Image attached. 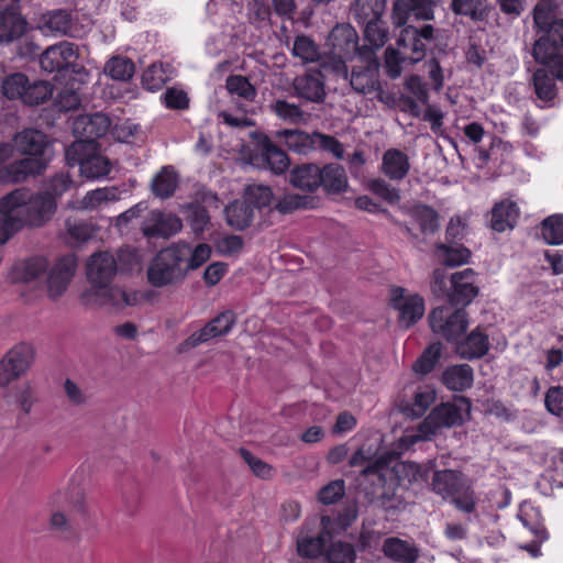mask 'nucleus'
I'll return each mask as SVG.
<instances>
[{
    "label": "nucleus",
    "mask_w": 563,
    "mask_h": 563,
    "mask_svg": "<svg viewBox=\"0 0 563 563\" xmlns=\"http://www.w3.org/2000/svg\"><path fill=\"white\" fill-rule=\"evenodd\" d=\"M57 205L52 197L25 188H18L0 199V219L4 238H12L23 228L44 227L56 212Z\"/></svg>",
    "instance_id": "1"
},
{
    "label": "nucleus",
    "mask_w": 563,
    "mask_h": 563,
    "mask_svg": "<svg viewBox=\"0 0 563 563\" xmlns=\"http://www.w3.org/2000/svg\"><path fill=\"white\" fill-rule=\"evenodd\" d=\"M531 55L541 65L532 75L534 93L540 101L551 106L559 92L555 80L563 81V53L556 51L547 38H538Z\"/></svg>",
    "instance_id": "2"
},
{
    "label": "nucleus",
    "mask_w": 563,
    "mask_h": 563,
    "mask_svg": "<svg viewBox=\"0 0 563 563\" xmlns=\"http://www.w3.org/2000/svg\"><path fill=\"white\" fill-rule=\"evenodd\" d=\"M434 37V27L424 24L421 27L408 25L404 27L397 40L398 48L388 47L385 51L386 74L395 79L398 78L405 65H412L426 56L423 41H431Z\"/></svg>",
    "instance_id": "3"
},
{
    "label": "nucleus",
    "mask_w": 563,
    "mask_h": 563,
    "mask_svg": "<svg viewBox=\"0 0 563 563\" xmlns=\"http://www.w3.org/2000/svg\"><path fill=\"white\" fill-rule=\"evenodd\" d=\"M476 276L472 268L448 275L445 268L439 267L432 272L430 289L434 297L446 299L451 306L465 308L479 292Z\"/></svg>",
    "instance_id": "4"
},
{
    "label": "nucleus",
    "mask_w": 563,
    "mask_h": 563,
    "mask_svg": "<svg viewBox=\"0 0 563 563\" xmlns=\"http://www.w3.org/2000/svg\"><path fill=\"white\" fill-rule=\"evenodd\" d=\"M189 254L190 245L187 243H176L159 251L147 267V282L156 288L181 283L187 276L185 263Z\"/></svg>",
    "instance_id": "5"
},
{
    "label": "nucleus",
    "mask_w": 563,
    "mask_h": 563,
    "mask_svg": "<svg viewBox=\"0 0 563 563\" xmlns=\"http://www.w3.org/2000/svg\"><path fill=\"white\" fill-rule=\"evenodd\" d=\"M48 506L51 507L49 529L62 537H69L73 533V527L65 514V508H71L80 514L86 511V493L81 485V476L75 474L64 489L53 493L48 498Z\"/></svg>",
    "instance_id": "6"
},
{
    "label": "nucleus",
    "mask_w": 563,
    "mask_h": 563,
    "mask_svg": "<svg viewBox=\"0 0 563 563\" xmlns=\"http://www.w3.org/2000/svg\"><path fill=\"white\" fill-rule=\"evenodd\" d=\"M472 404L465 397H459L454 402H444L432 411L419 423L415 434H408L406 440L410 444L424 441L435 435L443 428L461 426L465 417H470Z\"/></svg>",
    "instance_id": "7"
},
{
    "label": "nucleus",
    "mask_w": 563,
    "mask_h": 563,
    "mask_svg": "<svg viewBox=\"0 0 563 563\" xmlns=\"http://www.w3.org/2000/svg\"><path fill=\"white\" fill-rule=\"evenodd\" d=\"M431 489L443 500H450L462 512L472 514L476 509L477 497L472 483L459 471H435Z\"/></svg>",
    "instance_id": "8"
},
{
    "label": "nucleus",
    "mask_w": 563,
    "mask_h": 563,
    "mask_svg": "<svg viewBox=\"0 0 563 563\" xmlns=\"http://www.w3.org/2000/svg\"><path fill=\"white\" fill-rule=\"evenodd\" d=\"M65 159L68 166L79 165L81 175L90 179L104 177L111 169L110 161L98 153L95 142H74L66 148Z\"/></svg>",
    "instance_id": "9"
},
{
    "label": "nucleus",
    "mask_w": 563,
    "mask_h": 563,
    "mask_svg": "<svg viewBox=\"0 0 563 563\" xmlns=\"http://www.w3.org/2000/svg\"><path fill=\"white\" fill-rule=\"evenodd\" d=\"M14 146L11 143H0V184H20L29 177L42 174L46 162L40 158H21L9 163L13 157Z\"/></svg>",
    "instance_id": "10"
},
{
    "label": "nucleus",
    "mask_w": 563,
    "mask_h": 563,
    "mask_svg": "<svg viewBox=\"0 0 563 563\" xmlns=\"http://www.w3.org/2000/svg\"><path fill=\"white\" fill-rule=\"evenodd\" d=\"M428 319L432 332L452 343L464 335L468 328V314L463 307L456 309L445 305L437 307L430 312Z\"/></svg>",
    "instance_id": "11"
},
{
    "label": "nucleus",
    "mask_w": 563,
    "mask_h": 563,
    "mask_svg": "<svg viewBox=\"0 0 563 563\" xmlns=\"http://www.w3.org/2000/svg\"><path fill=\"white\" fill-rule=\"evenodd\" d=\"M360 65L352 68L349 81L352 89L361 95H368L379 89V63L377 56L371 49L362 48Z\"/></svg>",
    "instance_id": "12"
},
{
    "label": "nucleus",
    "mask_w": 563,
    "mask_h": 563,
    "mask_svg": "<svg viewBox=\"0 0 563 563\" xmlns=\"http://www.w3.org/2000/svg\"><path fill=\"white\" fill-rule=\"evenodd\" d=\"M34 347L26 343L14 345L0 361V386L5 387L19 378L34 361Z\"/></svg>",
    "instance_id": "13"
},
{
    "label": "nucleus",
    "mask_w": 563,
    "mask_h": 563,
    "mask_svg": "<svg viewBox=\"0 0 563 563\" xmlns=\"http://www.w3.org/2000/svg\"><path fill=\"white\" fill-rule=\"evenodd\" d=\"M435 0H396L393 4L391 22L396 27H407L413 21L434 18Z\"/></svg>",
    "instance_id": "14"
},
{
    "label": "nucleus",
    "mask_w": 563,
    "mask_h": 563,
    "mask_svg": "<svg viewBox=\"0 0 563 563\" xmlns=\"http://www.w3.org/2000/svg\"><path fill=\"white\" fill-rule=\"evenodd\" d=\"M77 267L76 258L71 255L59 258L46 274V291L52 300L60 298L70 280L73 279Z\"/></svg>",
    "instance_id": "15"
},
{
    "label": "nucleus",
    "mask_w": 563,
    "mask_h": 563,
    "mask_svg": "<svg viewBox=\"0 0 563 563\" xmlns=\"http://www.w3.org/2000/svg\"><path fill=\"white\" fill-rule=\"evenodd\" d=\"M79 57L78 46L63 41L47 47L40 56V66L46 73L60 71L74 66Z\"/></svg>",
    "instance_id": "16"
},
{
    "label": "nucleus",
    "mask_w": 563,
    "mask_h": 563,
    "mask_svg": "<svg viewBox=\"0 0 563 563\" xmlns=\"http://www.w3.org/2000/svg\"><path fill=\"white\" fill-rule=\"evenodd\" d=\"M351 466H364L361 475L365 478H372L373 483L383 487L386 483L383 471L387 467L388 461L384 456H376V451L372 448L362 445L350 457Z\"/></svg>",
    "instance_id": "17"
},
{
    "label": "nucleus",
    "mask_w": 563,
    "mask_h": 563,
    "mask_svg": "<svg viewBox=\"0 0 563 563\" xmlns=\"http://www.w3.org/2000/svg\"><path fill=\"white\" fill-rule=\"evenodd\" d=\"M292 88L295 96L307 102L321 103L327 96L324 76L319 69L311 68L296 76Z\"/></svg>",
    "instance_id": "18"
},
{
    "label": "nucleus",
    "mask_w": 563,
    "mask_h": 563,
    "mask_svg": "<svg viewBox=\"0 0 563 563\" xmlns=\"http://www.w3.org/2000/svg\"><path fill=\"white\" fill-rule=\"evenodd\" d=\"M391 306L399 312L401 327L409 328L424 314V301L419 295L405 296L404 288H395L391 292Z\"/></svg>",
    "instance_id": "19"
},
{
    "label": "nucleus",
    "mask_w": 563,
    "mask_h": 563,
    "mask_svg": "<svg viewBox=\"0 0 563 563\" xmlns=\"http://www.w3.org/2000/svg\"><path fill=\"white\" fill-rule=\"evenodd\" d=\"M117 272V261L109 252L95 253L87 262V278L92 285L91 289L111 284Z\"/></svg>",
    "instance_id": "20"
},
{
    "label": "nucleus",
    "mask_w": 563,
    "mask_h": 563,
    "mask_svg": "<svg viewBox=\"0 0 563 563\" xmlns=\"http://www.w3.org/2000/svg\"><path fill=\"white\" fill-rule=\"evenodd\" d=\"M18 0H0V42L11 43L21 37L26 21L16 10Z\"/></svg>",
    "instance_id": "21"
},
{
    "label": "nucleus",
    "mask_w": 563,
    "mask_h": 563,
    "mask_svg": "<svg viewBox=\"0 0 563 563\" xmlns=\"http://www.w3.org/2000/svg\"><path fill=\"white\" fill-rule=\"evenodd\" d=\"M181 228V220L176 214L153 210L143 221L141 230L147 238L167 239L179 232Z\"/></svg>",
    "instance_id": "22"
},
{
    "label": "nucleus",
    "mask_w": 563,
    "mask_h": 563,
    "mask_svg": "<svg viewBox=\"0 0 563 563\" xmlns=\"http://www.w3.org/2000/svg\"><path fill=\"white\" fill-rule=\"evenodd\" d=\"M331 51L335 54H341L346 58L357 56L362 46H358V35L355 29L349 23L336 24L329 34L328 37Z\"/></svg>",
    "instance_id": "23"
},
{
    "label": "nucleus",
    "mask_w": 563,
    "mask_h": 563,
    "mask_svg": "<svg viewBox=\"0 0 563 563\" xmlns=\"http://www.w3.org/2000/svg\"><path fill=\"white\" fill-rule=\"evenodd\" d=\"M87 296L90 301L99 306H111L118 309L135 306L139 300L136 292H128L120 287L111 286V284L90 289Z\"/></svg>",
    "instance_id": "24"
},
{
    "label": "nucleus",
    "mask_w": 563,
    "mask_h": 563,
    "mask_svg": "<svg viewBox=\"0 0 563 563\" xmlns=\"http://www.w3.org/2000/svg\"><path fill=\"white\" fill-rule=\"evenodd\" d=\"M235 323V314L233 311H224L212 319L199 331L194 332L187 339V345L196 347L201 343L208 342L209 340L224 335L229 333Z\"/></svg>",
    "instance_id": "25"
},
{
    "label": "nucleus",
    "mask_w": 563,
    "mask_h": 563,
    "mask_svg": "<svg viewBox=\"0 0 563 563\" xmlns=\"http://www.w3.org/2000/svg\"><path fill=\"white\" fill-rule=\"evenodd\" d=\"M455 352L463 360H477L489 351V339L481 327L462 335L455 343Z\"/></svg>",
    "instance_id": "26"
},
{
    "label": "nucleus",
    "mask_w": 563,
    "mask_h": 563,
    "mask_svg": "<svg viewBox=\"0 0 563 563\" xmlns=\"http://www.w3.org/2000/svg\"><path fill=\"white\" fill-rule=\"evenodd\" d=\"M330 519L328 517L321 518L323 531L312 533L309 526H305L297 536V553L302 558H318L322 554L325 547L327 528Z\"/></svg>",
    "instance_id": "27"
},
{
    "label": "nucleus",
    "mask_w": 563,
    "mask_h": 563,
    "mask_svg": "<svg viewBox=\"0 0 563 563\" xmlns=\"http://www.w3.org/2000/svg\"><path fill=\"white\" fill-rule=\"evenodd\" d=\"M386 558L396 563H417L420 550L416 543L397 537L387 538L382 547Z\"/></svg>",
    "instance_id": "28"
},
{
    "label": "nucleus",
    "mask_w": 563,
    "mask_h": 563,
    "mask_svg": "<svg viewBox=\"0 0 563 563\" xmlns=\"http://www.w3.org/2000/svg\"><path fill=\"white\" fill-rule=\"evenodd\" d=\"M14 148L23 155L43 156L48 146L47 136L34 129H26L15 134Z\"/></svg>",
    "instance_id": "29"
},
{
    "label": "nucleus",
    "mask_w": 563,
    "mask_h": 563,
    "mask_svg": "<svg viewBox=\"0 0 563 563\" xmlns=\"http://www.w3.org/2000/svg\"><path fill=\"white\" fill-rule=\"evenodd\" d=\"M380 170L390 180H402L410 170L408 155L398 148L387 150L382 157Z\"/></svg>",
    "instance_id": "30"
},
{
    "label": "nucleus",
    "mask_w": 563,
    "mask_h": 563,
    "mask_svg": "<svg viewBox=\"0 0 563 563\" xmlns=\"http://www.w3.org/2000/svg\"><path fill=\"white\" fill-rule=\"evenodd\" d=\"M437 397L435 389L429 385H420L413 393L412 400L401 401V412L412 419L422 417Z\"/></svg>",
    "instance_id": "31"
},
{
    "label": "nucleus",
    "mask_w": 563,
    "mask_h": 563,
    "mask_svg": "<svg viewBox=\"0 0 563 563\" xmlns=\"http://www.w3.org/2000/svg\"><path fill=\"white\" fill-rule=\"evenodd\" d=\"M289 181L298 189L312 192L321 187V168L316 164L296 166L289 174Z\"/></svg>",
    "instance_id": "32"
},
{
    "label": "nucleus",
    "mask_w": 563,
    "mask_h": 563,
    "mask_svg": "<svg viewBox=\"0 0 563 563\" xmlns=\"http://www.w3.org/2000/svg\"><path fill=\"white\" fill-rule=\"evenodd\" d=\"M473 380V368L468 364L452 365L442 373L443 385L453 391H463L471 388Z\"/></svg>",
    "instance_id": "33"
},
{
    "label": "nucleus",
    "mask_w": 563,
    "mask_h": 563,
    "mask_svg": "<svg viewBox=\"0 0 563 563\" xmlns=\"http://www.w3.org/2000/svg\"><path fill=\"white\" fill-rule=\"evenodd\" d=\"M519 209L512 201L505 200L496 203L492 210L490 227L496 232H504L514 229Z\"/></svg>",
    "instance_id": "34"
},
{
    "label": "nucleus",
    "mask_w": 563,
    "mask_h": 563,
    "mask_svg": "<svg viewBox=\"0 0 563 563\" xmlns=\"http://www.w3.org/2000/svg\"><path fill=\"white\" fill-rule=\"evenodd\" d=\"M277 136L283 139L287 148L294 153L307 155L316 148L313 133H307L301 130H283L277 132Z\"/></svg>",
    "instance_id": "35"
},
{
    "label": "nucleus",
    "mask_w": 563,
    "mask_h": 563,
    "mask_svg": "<svg viewBox=\"0 0 563 563\" xmlns=\"http://www.w3.org/2000/svg\"><path fill=\"white\" fill-rule=\"evenodd\" d=\"M435 255L443 266L456 267L470 262L471 251L457 242L439 243L435 245Z\"/></svg>",
    "instance_id": "36"
},
{
    "label": "nucleus",
    "mask_w": 563,
    "mask_h": 563,
    "mask_svg": "<svg viewBox=\"0 0 563 563\" xmlns=\"http://www.w3.org/2000/svg\"><path fill=\"white\" fill-rule=\"evenodd\" d=\"M386 9V0H352L350 14L357 22L377 21Z\"/></svg>",
    "instance_id": "37"
},
{
    "label": "nucleus",
    "mask_w": 563,
    "mask_h": 563,
    "mask_svg": "<svg viewBox=\"0 0 563 563\" xmlns=\"http://www.w3.org/2000/svg\"><path fill=\"white\" fill-rule=\"evenodd\" d=\"M261 155L274 174H283L289 168L290 161L287 154L266 136L261 142Z\"/></svg>",
    "instance_id": "38"
},
{
    "label": "nucleus",
    "mask_w": 563,
    "mask_h": 563,
    "mask_svg": "<svg viewBox=\"0 0 563 563\" xmlns=\"http://www.w3.org/2000/svg\"><path fill=\"white\" fill-rule=\"evenodd\" d=\"M82 128L86 140L81 142H95L96 139L103 136L110 128V119L103 113H95L90 117L81 118L75 122V129Z\"/></svg>",
    "instance_id": "39"
},
{
    "label": "nucleus",
    "mask_w": 563,
    "mask_h": 563,
    "mask_svg": "<svg viewBox=\"0 0 563 563\" xmlns=\"http://www.w3.org/2000/svg\"><path fill=\"white\" fill-rule=\"evenodd\" d=\"M47 269L48 262L42 256L27 258L14 266L16 278L23 283L36 282L46 274Z\"/></svg>",
    "instance_id": "40"
},
{
    "label": "nucleus",
    "mask_w": 563,
    "mask_h": 563,
    "mask_svg": "<svg viewBox=\"0 0 563 563\" xmlns=\"http://www.w3.org/2000/svg\"><path fill=\"white\" fill-rule=\"evenodd\" d=\"M321 187L328 194H341L347 188V176L344 168L339 164H328L321 168Z\"/></svg>",
    "instance_id": "41"
},
{
    "label": "nucleus",
    "mask_w": 563,
    "mask_h": 563,
    "mask_svg": "<svg viewBox=\"0 0 563 563\" xmlns=\"http://www.w3.org/2000/svg\"><path fill=\"white\" fill-rule=\"evenodd\" d=\"M358 24L364 26V41L365 44L362 48H367L376 55V52L382 48L388 40V30L384 25L382 19L377 21H363Z\"/></svg>",
    "instance_id": "42"
},
{
    "label": "nucleus",
    "mask_w": 563,
    "mask_h": 563,
    "mask_svg": "<svg viewBox=\"0 0 563 563\" xmlns=\"http://www.w3.org/2000/svg\"><path fill=\"white\" fill-rule=\"evenodd\" d=\"M453 13L464 15L472 21H484L488 16L487 0H451L450 4Z\"/></svg>",
    "instance_id": "43"
},
{
    "label": "nucleus",
    "mask_w": 563,
    "mask_h": 563,
    "mask_svg": "<svg viewBox=\"0 0 563 563\" xmlns=\"http://www.w3.org/2000/svg\"><path fill=\"white\" fill-rule=\"evenodd\" d=\"M225 217L229 225L243 230L251 224L254 211L245 200L234 201L225 208Z\"/></svg>",
    "instance_id": "44"
},
{
    "label": "nucleus",
    "mask_w": 563,
    "mask_h": 563,
    "mask_svg": "<svg viewBox=\"0 0 563 563\" xmlns=\"http://www.w3.org/2000/svg\"><path fill=\"white\" fill-rule=\"evenodd\" d=\"M177 185V174L172 167L166 166L153 178L151 187L156 197L165 199L175 192Z\"/></svg>",
    "instance_id": "45"
},
{
    "label": "nucleus",
    "mask_w": 563,
    "mask_h": 563,
    "mask_svg": "<svg viewBox=\"0 0 563 563\" xmlns=\"http://www.w3.org/2000/svg\"><path fill=\"white\" fill-rule=\"evenodd\" d=\"M271 109L280 120L291 124L305 123L309 119V114L306 113L299 106L283 99H278L273 102L271 104Z\"/></svg>",
    "instance_id": "46"
},
{
    "label": "nucleus",
    "mask_w": 563,
    "mask_h": 563,
    "mask_svg": "<svg viewBox=\"0 0 563 563\" xmlns=\"http://www.w3.org/2000/svg\"><path fill=\"white\" fill-rule=\"evenodd\" d=\"M118 199L114 188H98L88 191L85 197L78 201L75 208L79 210H95L104 203L115 201Z\"/></svg>",
    "instance_id": "47"
},
{
    "label": "nucleus",
    "mask_w": 563,
    "mask_h": 563,
    "mask_svg": "<svg viewBox=\"0 0 563 563\" xmlns=\"http://www.w3.org/2000/svg\"><path fill=\"white\" fill-rule=\"evenodd\" d=\"M429 472V467L415 462H402L396 468L398 477L410 485H422L427 483Z\"/></svg>",
    "instance_id": "48"
},
{
    "label": "nucleus",
    "mask_w": 563,
    "mask_h": 563,
    "mask_svg": "<svg viewBox=\"0 0 563 563\" xmlns=\"http://www.w3.org/2000/svg\"><path fill=\"white\" fill-rule=\"evenodd\" d=\"M71 15L66 10H54L44 16L43 27L53 35H68Z\"/></svg>",
    "instance_id": "49"
},
{
    "label": "nucleus",
    "mask_w": 563,
    "mask_h": 563,
    "mask_svg": "<svg viewBox=\"0 0 563 563\" xmlns=\"http://www.w3.org/2000/svg\"><path fill=\"white\" fill-rule=\"evenodd\" d=\"M135 67L133 62L123 56H114L110 58L106 66L104 73L114 80L126 81L132 78Z\"/></svg>",
    "instance_id": "50"
},
{
    "label": "nucleus",
    "mask_w": 563,
    "mask_h": 563,
    "mask_svg": "<svg viewBox=\"0 0 563 563\" xmlns=\"http://www.w3.org/2000/svg\"><path fill=\"white\" fill-rule=\"evenodd\" d=\"M225 88L230 95L246 101H253L257 95L256 88L242 75H230L225 80Z\"/></svg>",
    "instance_id": "51"
},
{
    "label": "nucleus",
    "mask_w": 563,
    "mask_h": 563,
    "mask_svg": "<svg viewBox=\"0 0 563 563\" xmlns=\"http://www.w3.org/2000/svg\"><path fill=\"white\" fill-rule=\"evenodd\" d=\"M27 82L29 78L22 73L9 75L2 81V93L10 100L19 99L23 102Z\"/></svg>",
    "instance_id": "52"
},
{
    "label": "nucleus",
    "mask_w": 563,
    "mask_h": 563,
    "mask_svg": "<svg viewBox=\"0 0 563 563\" xmlns=\"http://www.w3.org/2000/svg\"><path fill=\"white\" fill-rule=\"evenodd\" d=\"M412 217L418 223L422 234H433L439 229L438 212L429 206H419L413 209Z\"/></svg>",
    "instance_id": "53"
},
{
    "label": "nucleus",
    "mask_w": 563,
    "mask_h": 563,
    "mask_svg": "<svg viewBox=\"0 0 563 563\" xmlns=\"http://www.w3.org/2000/svg\"><path fill=\"white\" fill-rule=\"evenodd\" d=\"M559 19H556L555 8L550 3L540 2L533 9V22L534 26L538 31L543 32V34H549L556 23Z\"/></svg>",
    "instance_id": "54"
},
{
    "label": "nucleus",
    "mask_w": 563,
    "mask_h": 563,
    "mask_svg": "<svg viewBox=\"0 0 563 563\" xmlns=\"http://www.w3.org/2000/svg\"><path fill=\"white\" fill-rule=\"evenodd\" d=\"M541 233L548 244L563 243V214H553L542 221Z\"/></svg>",
    "instance_id": "55"
},
{
    "label": "nucleus",
    "mask_w": 563,
    "mask_h": 563,
    "mask_svg": "<svg viewBox=\"0 0 563 563\" xmlns=\"http://www.w3.org/2000/svg\"><path fill=\"white\" fill-rule=\"evenodd\" d=\"M519 519L538 539L545 540L548 538L547 530L540 520V514L537 508L522 506L520 508Z\"/></svg>",
    "instance_id": "56"
},
{
    "label": "nucleus",
    "mask_w": 563,
    "mask_h": 563,
    "mask_svg": "<svg viewBox=\"0 0 563 563\" xmlns=\"http://www.w3.org/2000/svg\"><path fill=\"white\" fill-rule=\"evenodd\" d=\"M53 93V87L48 81L36 80L27 82V88L23 98L25 104H40L45 102Z\"/></svg>",
    "instance_id": "57"
},
{
    "label": "nucleus",
    "mask_w": 563,
    "mask_h": 563,
    "mask_svg": "<svg viewBox=\"0 0 563 563\" xmlns=\"http://www.w3.org/2000/svg\"><path fill=\"white\" fill-rule=\"evenodd\" d=\"M292 54L303 63H313L319 60L320 53L317 44L308 36H297L292 45Z\"/></svg>",
    "instance_id": "58"
},
{
    "label": "nucleus",
    "mask_w": 563,
    "mask_h": 563,
    "mask_svg": "<svg viewBox=\"0 0 563 563\" xmlns=\"http://www.w3.org/2000/svg\"><path fill=\"white\" fill-rule=\"evenodd\" d=\"M274 198L273 191L268 186L250 185L245 190V201L254 209L268 207Z\"/></svg>",
    "instance_id": "59"
},
{
    "label": "nucleus",
    "mask_w": 563,
    "mask_h": 563,
    "mask_svg": "<svg viewBox=\"0 0 563 563\" xmlns=\"http://www.w3.org/2000/svg\"><path fill=\"white\" fill-rule=\"evenodd\" d=\"M442 353L440 343L431 344L424 350L422 355L415 362L412 368L416 373L426 375L429 374L438 363Z\"/></svg>",
    "instance_id": "60"
},
{
    "label": "nucleus",
    "mask_w": 563,
    "mask_h": 563,
    "mask_svg": "<svg viewBox=\"0 0 563 563\" xmlns=\"http://www.w3.org/2000/svg\"><path fill=\"white\" fill-rule=\"evenodd\" d=\"M73 185L74 180L70 175L68 173L60 172L47 179L46 191L43 194L52 197V199L56 201V198L62 197L73 187Z\"/></svg>",
    "instance_id": "61"
},
{
    "label": "nucleus",
    "mask_w": 563,
    "mask_h": 563,
    "mask_svg": "<svg viewBox=\"0 0 563 563\" xmlns=\"http://www.w3.org/2000/svg\"><path fill=\"white\" fill-rule=\"evenodd\" d=\"M167 79L163 64H153L143 73L142 84L145 89L155 91L161 89Z\"/></svg>",
    "instance_id": "62"
},
{
    "label": "nucleus",
    "mask_w": 563,
    "mask_h": 563,
    "mask_svg": "<svg viewBox=\"0 0 563 563\" xmlns=\"http://www.w3.org/2000/svg\"><path fill=\"white\" fill-rule=\"evenodd\" d=\"M240 454L255 476L262 479H268L273 477L274 468L272 465L255 456L246 449H240Z\"/></svg>",
    "instance_id": "63"
},
{
    "label": "nucleus",
    "mask_w": 563,
    "mask_h": 563,
    "mask_svg": "<svg viewBox=\"0 0 563 563\" xmlns=\"http://www.w3.org/2000/svg\"><path fill=\"white\" fill-rule=\"evenodd\" d=\"M347 59L349 58H346L345 56H341V54H335L333 51H331V53L328 56L322 58L320 66L323 71L333 74L347 80Z\"/></svg>",
    "instance_id": "64"
}]
</instances>
